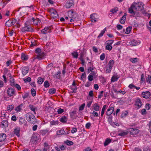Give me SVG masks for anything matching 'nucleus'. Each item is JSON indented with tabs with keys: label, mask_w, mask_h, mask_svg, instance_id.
<instances>
[{
	"label": "nucleus",
	"mask_w": 151,
	"mask_h": 151,
	"mask_svg": "<svg viewBox=\"0 0 151 151\" xmlns=\"http://www.w3.org/2000/svg\"><path fill=\"white\" fill-rule=\"evenodd\" d=\"M28 20L24 23V26L21 28V31L22 32H32L34 31L33 29L31 27L29 21Z\"/></svg>",
	"instance_id": "nucleus-1"
},
{
	"label": "nucleus",
	"mask_w": 151,
	"mask_h": 151,
	"mask_svg": "<svg viewBox=\"0 0 151 151\" xmlns=\"http://www.w3.org/2000/svg\"><path fill=\"white\" fill-rule=\"evenodd\" d=\"M27 120L32 124H35L37 122L36 119L34 115L32 113L29 112L26 114Z\"/></svg>",
	"instance_id": "nucleus-2"
},
{
	"label": "nucleus",
	"mask_w": 151,
	"mask_h": 151,
	"mask_svg": "<svg viewBox=\"0 0 151 151\" xmlns=\"http://www.w3.org/2000/svg\"><path fill=\"white\" fill-rule=\"evenodd\" d=\"M134 5L135 9L137 11H141L144 8V4L142 2H139Z\"/></svg>",
	"instance_id": "nucleus-3"
},
{
	"label": "nucleus",
	"mask_w": 151,
	"mask_h": 151,
	"mask_svg": "<svg viewBox=\"0 0 151 151\" xmlns=\"http://www.w3.org/2000/svg\"><path fill=\"white\" fill-rule=\"evenodd\" d=\"M17 20L16 19L12 18L9 19L7 20L5 23V25L6 26L8 27H10L11 26L14 24L16 22Z\"/></svg>",
	"instance_id": "nucleus-4"
},
{
	"label": "nucleus",
	"mask_w": 151,
	"mask_h": 151,
	"mask_svg": "<svg viewBox=\"0 0 151 151\" xmlns=\"http://www.w3.org/2000/svg\"><path fill=\"white\" fill-rule=\"evenodd\" d=\"M139 130L137 129L130 128L128 129V132L131 135L135 136L138 134Z\"/></svg>",
	"instance_id": "nucleus-5"
},
{
	"label": "nucleus",
	"mask_w": 151,
	"mask_h": 151,
	"mask_svg": "<svg viewBox=\"0 0 151 151\" xmlns=\"http://www.w3.org/2000/svg\"><path fill=\"white\" fill-rule=\"evenodd\" d=\"M50 12L52 17L54 19L58 18L59 17L55 9H51L50 10Z\"/></svg>",
	"instance_id": "nucleus-6"
},
{
	"label": "nucleus",
	"mask_w": 151,
	"mask_h": 151,
	"mask_svg": "<svg viewBox=\"0 0 151 151\" xmlns=\"http://www.w3.org/2000/svg\"><path fill=\"white\" fill-rule=\"evenodd\" d=\"M142 105V103L140 99H137L135 101V106L137 109L140 108Z\"/></svg>",
	"instance_id": "nucleus-7"
},
{
	"label": "nucleus",
	"mask_w": 151,
	"mask_h": 151,
	"mask_svg": "<svg viewBox=\"0 0 151 151\" xmlns=\"http://www.w3.org/2000/svg\"><path fill=\"white\" fill-rule=\"evenodd\" d=\"M140 43V41L139 40H133L128 43V45H129L130 46H135L139 45Z\"/></svg>",
	"instance_id": "nucleus-8"
},
{
	"label": "nucleus",
	"mask_w": 151,
	"mask_h": 151,
	"mask_svg": "<svg viewBox=\"0 0 151 151\" xmlns=\"http://www.w3.org/2000/svg\"><path fill=\"white\" fill-rule=\"evenodd\" d=\"M134 7V5L132 4L128 9L129 12L132 14L131 16L133 17H134L135 14V12L134 11V9H135Z\"/></svg>",
	"instance_id": "nucleus-9"
},
{
	"label": "nucleus",
	"mask_w": 151,
	"mask_h": 151,
	"mask_svg": "<svg viewBox=\"0 0 151 151\" xmlns=\"http://www.w3.org/2000/svg\"><path fill=\"white\" fill-rule=\"evenodd\" d=\"M7 93L8 95L10 97H11L15 95V91L14 89L10 88H8L7 91Z\"/></svg>",
	"instance_id": "nucleus-10"
},
{
	"label": "nucleus",
	"mask_w": 151,
	"mask_h": 151,
	"mask_svg": "<svg viewBox=\"0 0 151 151\" xmlns=\"http://www.w3.org/2000/svg\"><path fill=\"white\" fill-rule=\"evenodd\" d=\"M142 96L146 99L149 98L151 96V93L149 91L142 92L141 94Z\"/></svg>",
	"instance_id": "nucleus-11"
},
{
	"label": "nucleus",
	"mask_w": 151,
	"mask_h": 151,
	"mask_svg": "<svg viewBox=\"0 0 151 151\" xmlns=\"http://www.w3.org/2000/svg\"><path fill=\"white\" fill-rule=\"evenodd\" d=\"M73 0H68L66 2L65 6L67 8H70L74 5Z\"/></svg>",
	"instance_id": "nucleus-12"
},
{
	"label": "nucleus",
	"mask_w": 151,
	"mask_h": 151,
	"mask_svg": "<svg viewBox=\"0 0 151 151\" xmlns=\"http://www.w3.org/2000/svg\"><path fill=\"white\" fill-rule=\"evenodd\" d=\"M70 133L69 131L67 130L66 131H64L63 129H61L57 132V135L60 134H68Z\"/></svg>",
	"instance_id": "nucleus-13"
},
{
	"label": "nucleus",
	"mask_w": 151,
	"mask_h": 151,
	"mask_svg": "<svg viewBox=\"0 0 151 151\" xmlns=\"http://www.w3.org/2000/svg\"><path fill=\"white\" fill-rule=\"evenodd\" d=\"M76 110V109L70 113V116L73 119H76L77 116Z\"/></svg>",
	"instance_id": "nucleus-14"
},
{
	"label": "nucleus",
	"mask_w": 151,
	"mask_h": 151,
	"mask_svg": "<svg viewBox=\"0 0 151 151\" xmlns=\"http://www.w3.org/2000/svg\"><path fill=\"white\" fill-rule=\"evenodd\" d=\"M70 14L71 15V16L70 17V18H72L70 19V22H73L74 21V19H76L77 14L76 12H74L73 11L71 12Z\"/></svg>",
	"instance_id": "nucleus-15"
},
{
	"label": "nucleus",
	"mask_w": 151,
	"mask_h": 151,
	"mask_svg": "<svg viewBox=\"0 0 151 151\" xmlns=\"http://www.w3.org/2000/svg\"><path fill=\"white\" fill-rule=\"evenodd\" d=\"M93 68L91 67H89L88 69V73L91 72L89 76H96V72L95 71H93Z\"/></svg>",
	"instance_id": "nucleus-16"
},
{
	"label": "nucleus",
	"mask_w": 151,
	"mask_h": 151,
	"mask_svg": "<svg viewBox=\"0 0 151 151\" xmlns=\"http://www.w3.org/2000/svg\"><path fill=\"white\" fill-rule=\"evenodd\" d=\"M114 110V108L113 106L109 107L106 112V114L108 116L111 115L113 113Z\"/></svg>",
	"instance_id": "nucleus-17"
},
{
	"label": "nucleus",
	"mask_w": 151,
	"mask_h": 151,
	"mask_svg": "<svg viewBox=\"0 0 151 151\" xmlns=\"http://www.w3.org/2000/svg\"><path fill=\"white\" fill-rule=\"evenodd\" d=\"M29 71V68L27 66L24 67L22 68V73L23 75H25Z\"/></svg>",
	"instance_id": "nucleus-18"
},
{
	"label": "nucleus",
	"mask_w": 151,
	"mask_h": 151,
	"mask_svg": "<svg viewBox=\"0 0 151 151\" xmlns=\"http://www.w3.org/2000/svg\"><path fill=\"white\" fill-rule=\"evenodd\" d=\"M39 139V137H37V134H33L32 135L31 138V141L32 142L35 143V142L38 141Z\"/></svg>",
	"instance_id": "nucleus-19"
},
{
	"label": "nucleus",
	"mask_w": 151,
	"mask_h": 151,
	"mask_svg": "<svg viewBox=\"0 0 151 151\" xmlns=\"http://www.w3.org/2000/svg\"><path fill=\"white\" fill-rule=\"evenodd\" d=\"M44 55V53L43 52H42V53L40 54L37 55V56L33 60H34L35 59H37L39 60H41L43 59Z\"/></svg>",
	"instance_id": "nucleus-20"
},
{
	"label": "nucleus",
	"mask_w": 151,
	"mask_h": 151,
	"mask_svg": "<svg viewBox=\"0 0 151 151\" xmlns=\"http://www.w3.org/2000/svg\"><path fill=\"white\" fill-rule=\"evenodd\" d=\"M6 137V136L5 134L4 133L0 134V142L5 141Z\"/></svg>",
	"instance_id": "nucleus-21"
},
{
	"label": "nucleus",
	"mask_w": 151,
	"mask_h": 151,
	"mask_svg": "<svg viewBox=\"0 0 151 151\" xmlns=\"http://www.w3.org/2000/svg\"><path fill=\"white\" fill-rule=\"evenodd\" d=\"M41 32L43 34H46L49 33L50 32V30L49 27H46L41 31Z\"/></svg>",
	"instance_id": "nucleus-22"
},
{
	"label": "nucleus",
	"mask_w": 151,
	"mask_h": 151,
	"mask_svg": "<svg viewBox=\"0 0 151 151\" xmlns=\"http://www.w3.org/2000/svg\"><path fill=\"white\" fill-rule=\"evenodd\" d=\"M127 14L126 13H124L123 16L120 19L119 22L121 24H124L125 23Z\"/></svg>",
	"instance_id": "nucleus-23"
},
{
	"label": "nucleus",
	"mask_w": 151,
	"mask_h": 151,
	"mask_svg": "<svg viewBox=\"0 0 151 151\" xmlns=\"http://www.w3.org/2000/svg\"><path fill=\"white\" fill-rule=\"evenodd\" d=\"M1 126L2 127H6L8 126V122L7 120H3L1 123Z\"/></svg>",
	"instance_id": "nucleus-24"
},
{
	"label": "nucleus",
	"mask_w": 151,
	"mask_h": 151,
	"mask_svg": "<svg viewBox=\"0 0 151 151\" xmlns=\"http://www.w3.org/2000/svg\"><path fill=\"white\" fill-rule=\"evenodd\" d=\"M19 123L20 124H24L25 126H27L26 121L22 118H20L19 119Z\"/></svg>",
	"instance_id": "nucleus-25"
},
{
	"label": "nucleus",
	"mask_w": 151,
	"mask_h": 151,
	"mask_svg": "<svg viewBox=\"0 0 151 151\" xmlns=\"http://www.w3.org/2000/svg\"><path fill=\"white\" fill-rule=\"evenodd\" d=\"M95 15H96V14L95 13L92 14L90 15V17L91 18V22H97V19L95 17Z\"/></svg>",
	"instance_id": "nucleus-26"
},
{
	"label": "nucleus",
	"mask_w": 151,
	"mask_h": 151,
	"mask_svg": "<svg viewBox=\"0 0 151 151\" xmlns=\"http://www.w3.org/2000/svg\"><path fill=\"white\" fill-rule=\"evenodd\" d=\"M20 132V129L19 128H16L14 129V134L18 137L20 136L19 132Z\"/></svg>",
	"instance_id": "nucleus-27"
},
{
	"label": "nucleus",
	"mask_w": 151,
	"mask_h": 151,
	"mask_svg": "<svg viewBox=\"0 0 151 151\" xmlns=\"http://www.w3.org/2000/svg\"><path fill=\"white\" fill-rule=\"evenodd\" d=\"M32 20L33 23L35 24H38L40 22V20L38 18H36L35 19L34 18H32Z\"/></svg>",
	"instance_id": "nucleus-28"
},
{
	"label": "nucleus",
	"mask_w": 151,
	"mask_h": 151,
	"mask_svg": "<svg viewBox=\"0 0 151 151\" xmlns=\"http://www.w3.org/2000/svg\"><path fill=\"white\" fill-rule=\"evenodd\" d=\"M93 108L96 111H99V106L97 103H95L92 106Z\"/></svg>",
	"instance_id": "nucleus-29"
},
{
	"label": "nucleus",
	"mask_w": 151,
	"mask_h": 151,
	"mask_svg": "<svg viewBox=\"0 0 151 151\" xmlns=\"http://www.w3.org/2000/svg\"><path fill=\"white\" fill-rule=\"evenodd\" d=\"M21 58L22 60L26 61L28 60V56L27 55H25L24 53H22Z\"/></svg>",
	"instance_id": "nucleus-30"
},
{
	"label": "nucleus",
	"mask_w": 151,
	"mask_h": 151,
	"mask_svg": "<svg viewBox=\"0 0 151 151\" xmlns=\"http://www.w3.org/2000/svg\"><path fill=\"white\" fill-rule=\"evenodd\" d=\"M60 121L63 123H65L67 121V118L66 116H63L60 119Z\"/></svg>",
	"instance_id": "nucleus-31"
},
{
	"label": "nucleus",
	"mask_w": 151,
	"mask_h": 151,
	"mask_svg": "<svg viewBox=\"0 0 151 151\" xmlns=\"http://www.w3.org/2000/svg\"><path fill=\"white\" fill-rule=\"evenodd\" d=\"M114 61L112 60H110L108 63L109 65V68L110 69H111L112 67L113 66L114 64Z\"/></svg>",
	"instance_id": "nucleus-32"
},
{
	"label": "nucleus",
	"mask_w": 151,
	"mask_h": 151,
	"mask_svg": "<svg viewBox=\"0 0 151 151\" xmlns=\"http://www.w3.org/2000/svg\"><path fill=\"white\" fill-rule=\"evenodd\" d=\"M29 107L31 110L33 111L34 114H36L35 111L36 107L35 106L32 105L30 104L29 106Z\"/></svg>",
	"instance_id": "nucleus-33"
},
{
	"label": "nucleus",
	"mask_w": 151,
	"mask_h": 151,
	"mask_svg": "<svg viewBox=\"0 0 151 151\" xmlns=\"http://www.w3.org/2000/svg\"><path fill=\"white\" fill-rule=\"evenodd\" d=\"M128 129L126 132L121 131L119 133V135L121 136H124L128 134Z\"/></svg>",
	"instance_id": "nucleus-34"
},
{
	"label": "nucleus",
	"mask_w": 151,
	"mask_h": 151,
	"mask_svg": "<svg viewBox=\"0 0 151 151\" xmlns=\"http://www.w3.org/2000/svg\"><path fill=\"white\" fill-rule=\"evenodd\" d=\"M71 55L73 58H77L78 55V52L76 51H74L72 52L71 53Z\"/></svg>",
	"instance_id": "nucleus-35"
},
{
	"label": "nucleus",
	"mask_w": 151,
	"mask_h": 151,
	"mask_svg": "<svg viewBox=\"0 0 151 151\" xmlns=\"http://www.w3.org/2000/svg\"><path fill=\"white\" fill-rule=\"evenodd\" d=\"M105 48L106 50L110 51L112 49V46L111 45L107 43V45L105 47Z\"/></svg>",
	"instance_id": "nucleus-36"
},
{
	"label": "nucleus",
	"mask_w": 151,
	"mask_h": 151,
	"mask_svg": "<svg viewBox=\"0 0 151 151\" xmlns=\"http://www.w3.org/2000/svg\"><path fill=\"white\" fill-rule=\"evenodd\" d=\"M53 64L52 63H50L48 64L46 67L47 70L48 71H49L52 69L53 68Z\"/></svg>",
	"instance_id": "nucleus-37"
},
{
	"label": "nucleus",
	"mask_w": 151,
	"mask_h": 151,
	"mask_svg": "<svg viewBox=\"0 0 151 151\" xmlns=\"http://www.w3.org/2000/svg\"><path fill=\"white\" fill-rule=\"evenodd\" d=\"M23 106L22 104H21L19 106L17 107L16 108L15 110L17 111H19L22 110V108Z\"/></svg>",
	"instance_id": "nucleus-38"
},
{
	"label": "nucleus",
	"mask_w": 151,
	"mask_h": 151,
	"mask_svg": "<svg viewBox=\"0 0 151 151\" xmlns=\"http://www.w3.org/2000/svg\"><path fill=\"white\" fill-rule=\"evenodd\" d=\"M111 142V140L108 139L107 138L105 140L104 143V146H107L109 144L110 142Z\"/></svg>",
	"instance_id": "nucleus-39"
},
{
	"label": "nucleus",
	"mask_w": 151,
	"mask_h": 151,
	"mask_svg": "<svg viewBox=\"0 0 151 151\" xmlns=\"http://www.w3.org/2000/svg\"><path fill=\"white\" fill-rule=\"evenodd\" d=\"M44 81V79L41 77H39L37 79V83L40 84L42 83Z\"/></svg>",
	"instance_id": "nucleus-40"
},
{
	"label": "nucleus",
	"mask_w": 151,
	"mask_h": 151,
	"mask_svg": "<svg viewBox=\"0 0 151 151\" xmlns=\"http://www.w3.org/2000/svg\"><path fill=\"white\" fill-rule=\"evenodd\" d=\"M106 30V28H105L103 30H101V33L98 36V38H100L101 37L104 35V33L105 32Z\"/></svg>",
	"instance_id": "nucleus-41"
},
{
	"label": "nucleus",
	"mask_w": 151,
	"mask_h": 151,
	"mask_svg": "<svg viewBox=\"0 0 151 151\" xmlns=\"http://www.w3.org/2000/svg\"><path fill=\"white\" fill-rule=\"evenodd\" d=\"M119 78V77H117V76H112L111 79V82H114L116 81Z\"/></svg>",
	"instance_id": "nucleus-42"
},
{
	"label": "nucleus",
	"mask_w": 151,
	"mask_h": 151,
	"mask_svg": "<svg viewBox=\"0 0 151 151\" xmlns=\"http://www.w3.org/2000/svg\"><path fill=\"white\" fill-rule=\"evenodd\" d=\"M4 75L3 76H6V75L9 76V75H11V74H10L9 71L7 69H4Z\"/></svg>",
	"instance_id": "nucleus-43"
},
{
	"label": "nucleus",
	"mask_w": 151,
	"mask_h": 151,
	"mask_svg": "<svg viewBox=\"0 0 151 151\" xmlns=\"http://www.w3.org/2000/svg\"><path fill=\"white\" fill-rule=\"evenodd\" d=\"M106 105H105L103 106V107L102 109V110H101V116H103V115L105 111L106 110Z\"/></svg>",
	"instance_id": "nucleus-44"
},
{
	"label": "nucleus",
	"mask_w": 151,
	"mask_h": 151,
	"mask_svg": "<svg viewBox=\"0 0 151 151\" xmlns=\"http://www.w3.org/2000/svg\"><path fill=\"white\" fill-rule=\"evenodd\" d=\"M132 29V27L130 26L128 27L126 29L125 33L127 34H129Z\"/></svg>",
	"instance_id": "nucleus-45"
},
{
	"label": "nucleus",
	"mask_w": 151,
	"mask_h": 151,
	"mask_svg": "<svg viewBox=\"0 0 151 151\" xmlns=\"http://www.w3.org/2000/svg\"><path fill=\"white\" fill-rule=\"evenodd\" d=\"M138 59L137 58H131L130 59V61L133 63H135L138 61Z\"/></svg>",
	"instance_id": "nucleus-46"
},
{
	"label": "nucleus",
	"mask_w": 151,
	"mask_h": 151,
	"mask_svg": "<svg viewBox=\"0 0 151 151\" xmlns=\"http://www.w3.org/2000/svg\"><path fill=\"white\" fill-rule=\"evenodd\" d=\"M58 121H55L54 120L50 122V124L51 125H55L58 124Z\"/></svg>",
	"instance_id": "nucleus-47"
},
{
	"label": "nucleus",
	"mask_w": 151,
	"mask_h": 151,
	"mask_svg": "<svg viewBox=\"0 0 151 151\" xmlns=\"http://www.w3.org/2000/svg\"><path fill=\"white\" fill-rule=\"evenodd\" d=\"M56 90L55 88H51L49 89V92L50 94H53L55 93Z\"/></svg>",
	"instance_id": "nucleus-48"
},
{
	"label": "nucleus",
	"mask_w": 151,
	"mask_h": 151,
	"mask_svg": "<svg viewBox=\"0 0 151 151\" xmlns=\"http://www.w3.org/2000/svg\"><path fill=\"white\" fill-rule=\"evenodd\" d=\"M14 108V105L13 104L10 105H9L7 107V110H9L10 111H12Z\"/></svg>",
	"instance_id": "nucleus-49"
},
{
	"label": "nucleus",
	"mask_w": 151,
	"mask_h": 151,
	"mask_svg": "<svg viewBox=\"0 0 151 151\" xmlns=\"http://www.w3.org/2000/svg\"><path fill=\"white\" fill-rule=\"evenodd\" d=\"M65 143L68 145H72L73 144V142L72 141L68 140L65 142Z\"/></svg>",
	"instance_id": "nucleus-50"
},
{
	"label": "nucleus",
	"mask_w": 151,
	"mask_h": 151,
	"mask_svg": "<svg viewBox=\"0 0 151 151\" xmlns=\"http://www.w3.org/2000/svg\"><path fill=\"white\" fill-rule=\"evenodd\" d=\"M35 52L36 54H38L42 53L41 52V49L39 48L36 49L35 51Z\"/></svg>",
	"instance_id": "nucleus-51"
},
{
	"label": "nucleus",
	"mask_w": 151,
	"mask_h": 151,
	"mask_svg": "<svg viewBox=\"0 0 151 151\" xmlns=\"http://www.w3.org/2000/svg\"><path fill=\"white\" fill-rule=\"evenodd\" d=\"M44 86L45 88L48 87L50 86L48 82L47 81H45L44 83Z\"/></svg>",
	"instance_id": "nucleus-52"
},
{
	"label": "nucleus",
	"mask_w": 151,
	"mask_h": 151,
	"mask_svg": "<svg viewBox=\"0 0 151 151\" xmlns=\"http://www.w3.org/2000/svg\"><path fill=\"white\" fill-rule=\"evenodd\" d=\"M118 11V8L117 7H115L114 9H111L110 10V12L112 13H114L116 12L117 11Z\"/></svg>",
	"instance_id": "nucleus-53"
},
{
	"label": "nucleus",
	"mask_w": 151,
	"mask_h": 151,
	"mask_svg": "<svg viewBox=\"0 0 151 151\" xmlns=\"http://www.w3.org/2000/svg\"><path fill=\"white\" fill-rule=\"evenodd\" d=\"M31 92L32 95L33 96H35L36 94V92L34 88H32L31 89Z\"/></svg>",
	"instance_id": "nucleus-54"
},
{
	"label": "nucleus",
	"mask_w": 151,
	"mask_h": 151,
	"mask_svg": "<svg viewBox=\"0 0 151 151\" xmlns=\"http://www.w3.org/2000/svg\"><path fill=\"white\" fill-rule=\"evenodd\" d=\"M91 114H92L94 116L98 117L99 116L98 113L95 111H93V112L91 113Z\"/></svg>",
	"instance_id": "nucleus-55"
},
{
	"label": "nucleus",
	"mask_w": 151,
	"mask_h": 151,
	"mask_svg": "<svg viewBox=\"0 0 151 151\" xmlns=\"http://www.w3.org/2000/svg\"><path fill=\"white\" fill-rule=\"evenodd\" d=\"M10 85L12 86H14V79L11 78L10 79Z\"/></svg>",
	"instance_id": "nucleus-56"
},
{
	"label": "nucleus",
	"mask_w": 151,
	"mask_h": 151,
	"mask_svg": "<svg viewBox=\"0 0 151 151\" xmlns=\"http://www.w3.org/2000/svg\"><path fill=\"white\" fill-rule=\"evenodd\" d=\"M84 54L85 53L84 51H83V52H82L80 54L79 59H83V57Z\"/></svg>",
	"instance_id": "nucleus-57"
},
{
	"label": "nucleus",
	"mask_w": 151,
	"mask_h": 151,
	"mask_svg": "<svg viewBox=\"0 0 151 151\" xmlns=\"http://www.w3.org/2000/svg\"><path fill=\"white\" fill-rule=\"evenodd\" d=\"M85 106V104L83 103L79 107V110L80 111L83 110Z\"/></svg>",
	"instance_id": "nucleus-58"
},
{
	"label": "nucleus",
	"mask_w": 151,
	"mask_h": 151,
	"mask_svg": "<svg viewBox=\"0 0 151 151\" xmlns=\"http://www.w3.org/2000/svg\"><path fill=\"white\" fill-rule=\"evenodd\" d=\"M92 100H91L87 102L86 106L88 108H89L90 107L92 103Z\"/></svg>",
	"instance_id": "nucleus-59"
},
{
	"label": "nucleus",
	"mask_w": 151,
	"mask_h": 151,
	"mask_svg": "<svg viewBox=\"0 0 151 151\" xmlns=\"http://www.w3.org/2000/svg\"><path fill=\"white\" fill-rule=\"evenodd\" d=\"M64 112V110L63 109L60 108H59L57 111V112L58 114H61Z\"/></svg>",
	"instance_id": "nucleus-60"
},
{
	"label": "nucleus",
	"mask_w": 151,
	"mask_h": 151,
	"mask_svg": "<svg viewBox=\"0 0 151 151\" xmlns=\"http://www.w3.org/2000/svg\"><path fill=\"white\" fill-rule=\"evenodd\" d=\"M105 58V55L104 53H102L100 56V59L101 60H104Z\"/></svg>",
	"instance_id": "nucleus-61"
},
{
	"label": "nucleus",
	"mask_w": 151,
	"mask_h": 151,
	"mask_svg": "<svg viewBox=\"0 0 151 151\" xmlns=\"http://www.w3.org/2000/svg\"><path fill=\"white\" fill-rule=\"evenodd\" d=\"M31 78L30 77H28L26 79H24V81L25 82H29L31 81Z\"/></svg>",
	"instance_id": "nucleus-62"
},
{
	"label": "nucleus",
	"mask_w": 151,
	"mask_h": 151,
	"mask_svg": "<svg viewBox=\"0 0 151 151\" xmlns=\"http://www.w3.org/2000/svg\"><path fill=\"white\" fill-rule=\"evenodd\" d=\"M71 89L73 90V92H76L77 90L76 86H73L71 87Z\"/></svg>",
	"instance_id": "nucleus-63"
},
{
	"label": "nucleus",
	"mask_w": 151,
	"mask_h": 151,
	"mask_svg": "<svg viewBox=\"0 0 151 151\" xmlns=\"http://www.w3.org/2000/svg\"><path fill=\"white\" fill-rule=\"evenodd\" d=\"M147 82L151 84V76H148L147 79Z\"/></svg>",
	"instance_id": "nucleus-64"
}]
</instances>
